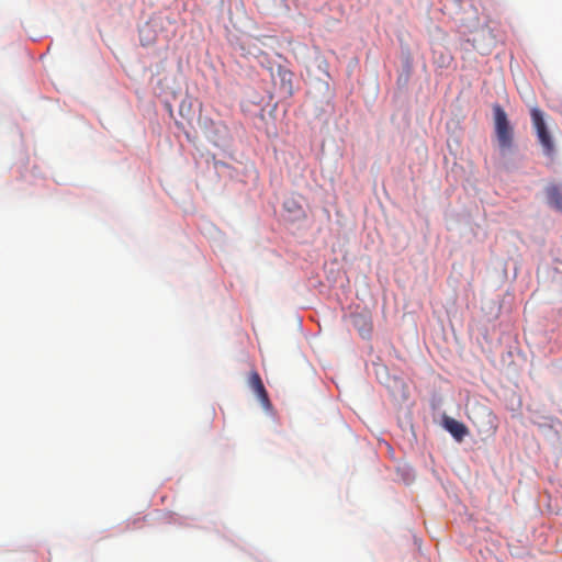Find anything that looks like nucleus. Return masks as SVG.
Returning <instances> with one entry per match:
<instances>
[{"label":"nucleus","instance_id":"423d86ee","mask_svg":"<svg viewBox=\"0 0 562 562\" xmlns=\"http://www.w3.org/2000/svg\"><path fill=\"white\" fill-rule=\"evenodd\" d=\"M280 76H281V79L283 82L285 80H288L289 82L291 81L292 74L290 71H285V70L280 71ZM281 89L283 90L284 93H286L289 95H291L293 93V89L290 83H289V86L281 87Z\"/></svg>","mask_w":562,"mask_h":562},{"label":"nucleus","instance_id":"0eeeda50","mask_svg":"<svg viewBox=\"0 0 562 562\" xmlns=\"http://www.w3.org/2000/svg\"><path fill=\"white\" fill-rule=\"evenodd\" d=\"M360 321L366 323V328L364 329H360L361 335L363 337L369 336L370 333H371V324L369 322H367V319H364V318H360Z\"/></svg>","mask_w":562,"mask_h":562},{"label":"nucleus","instance_id":"7ed1b4c3","mask_svg":"<svg viewBox=\"0 0 562 562\" xmlns=\"http://www.w3.org/2000/svg\"><path fill=\"white\" fill-rule=\"evenodd\" d=\"M248 385L254 391V393L257 395L261 405L266 409L270 408L271 402L269 400L268 392H267V390L263 385V382L257 371L250 372L249 378H248Z\"/></svg>","mask_w":562,"mask_h":562},{"label":"nucleus","instance_id":"f257e3e1","mask_svg":"<svg viewBox=\"0 0 562 562\" xmlns=\"http://www.w3.org/2000/svg\"><path fill=\"white\" fill-rule=\"evenodd\" d=\"M494 132L502 156L507 155L515 146L514 127L510 125L507 114L499 104L493 105Z\"/></svg>","mask_w":562,"mask_h":562},{"label":"nucleus","instance_id":"f03ea898","mask_svg":"<svg viewBox=\"0 0 562 562\" xmlns=\"http://www.w3.org/2000/svg\"><path fill=\"white\" fill-rule=\"evenodd\" d=\"M532 125L535 127L538 140L542 147L544 155L552 156L554 153V143L544 122L543 113L538 108L530 111Z\"/></svg>","mask_w":562,"mask_h":562},{"label":"nucleus","instance_id":"6e6552de","mask_svg":"<svg viewBox=\"0 0 562 562\" xmlns=\"http://www.w3.org/2000/svg\"><path fill=\"white\" fill-rule=\"evenodd\" d=\"M364 328H366V323L363 322V325H361L360 329H364Z\"/></svg>","mask_w":562,"mask_h":562},{"label":"nucleus","instance_id":"20e7f679","mask_svg":"<svg viewBox=\"0 0 562 562\" xmlns=\"http://www.w3.org/2000/svg\"><path fill=\"white\" fill-rule=\"evenodd\" d=\"M443 425H445V428L452 435V437L458 440V441H461L463 440V438L468 435L469 430L467 428V426L454 419V418H451V417H446L443 419Z\"/></svg>","mask_w":562,"mask_h":562},{"label":"nucleus","instance_id":"39448f33","mask_svg":"<svg viewBox=\"0 0 562 562\" xmlns=\"http://www.w3.org/2000/svg\"><path fill=\"white\" fill-rule=\"evenodd\" d=\"M548 203L550 206L554 207L555 210L562 212V191L561 189L555 186H549L546 189Z\"/></svg>","mask_w":562,"mask_h":562}]
</instances>
